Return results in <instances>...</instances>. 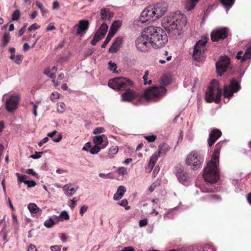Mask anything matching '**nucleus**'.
I'll return each mask as SVG.
<instances>
[{
    "mask_svg": "<svg viewBox=\"0 0 251 251\" xmlns=\"http://www.w3.org/2000/svg\"><path fill=\"white\" fill-rule=\"evenodd\" d=\"M114 35V34L111 31H109L105 41L101 45V48H105Z\"/></svg>",
    "mask_w": 251,
    "mask_h": 251,
    "instance_id": "c9c22d12",
    "label": "nucleus"
},
{
    "mask_svg": "<svg viewBox=\"0 0 251 251\" xmlns=\"http://www.w3.org/2000/svg\"><path fill=\"white\" fill-rule=\"evenodd\" d=\"M55 223L53 220L50 217L44 222V225L47 228H51L55 225Z\"/></svg>",
    "mask_w": 251,
    "mask_h": 251,
    "instance_id": "e433bc0d",
    "label": "nucleus"
},
{
    "mask_svg": "<svg viewBox=\"0 0 251 251\" xmlns=\"http://www.w3.org/2000/svg\"><path fill=\"white\" fill-rule=\"evenodd\" d=\"M16 175L18 178V181L19 183L24 182L25 183V182L26 181L25 180V178H26L27 176L25 175H20L19 173H17L16 174Z\"/></svg>",
    "mask_w": 251,
    "mask_h": 251,
    "instance_id": "a18cd8bd",
    "label": "nucleus"
},
{
    "mask_svg": "<svg viewBox=\"0 0 251 251\" xmlns=\"http://www.w3.org/2000/svg\"><path fill=\"white\" fill-rule=\"evenodd\" d=\"M251 59V42L246 45V50L243 54V60Z\"/></svg>",
    "mask_w": 251,
    "mask_h": 251,
    "instance_id": "393cba45",
    "label": "nucleus"
},
{
    "mask_svg": "<svg viewBox=\"0 0 251 251\" xmlns=\"http://www.w3.org/2000/svg\"><path fill=\"white\" fill-rule=\"evenodd\" d=\"M10 39V34L8 32H5L2 36V45L5 46L9 43Z\"/></svg>",
    "mask_w": 251,
    "mask_h": 251,
    "instance_id": "f704fd0d",
    "label": "nucleus"
},
{
    "mask_svg": "<svg viewBox=\"0 0 251 251\" xmlns=\"http://www.w3.org/2000/svg\"><path fill=\"white\" fill-rule=\"evenodd\" d=\"M25 173L28 175H30L32 176L37 177V174L32 169H28L26 170Z\"/></svg>",
    "mask_w": 251,
    "mask_h": 251,
    "instance_id": "69168bd1",
    "label": "nucleus"
},
{
    "mask_svg": "<svg viewBox=\"0 0 251 251\" xmlns=\"http://www.w3.org/2000/svg\"><path fill=\"white\" fill-rule=\"evenodd\" d=\"M135 45L137 50L141 52H146L152 47L151 43L147 33L145 30L135 41Z\"/></svg>",
    "mask_w": 251,
    "mask_h": 251,
    "instance_id": "423d86ee",
    "label": "nucleus"
},
{
    "mask_svg": "<svg viewBox=\"0 0 251 251\" xmlns=\"http://www.w3.org/2000/svg\"><path fill=\"white\" fill-rule=\"evenodd\" d=\"M148 75H149V71H147L145 72V74H144V76H143V80L144 81V84L145 85L150 84L152 82V81L151 80L147 81Z\"/></svg>",
    "mask_w": 251,
    "mask_h": 251,
    "instance_id": "de8ad7c7",
    "label": "nucleus"
},
{
    "mask_svg": "<svg viewBox=\"0 0 251 251\" xmlns=\"http://www.w3.org/2000/svg\"><path fill=\"white\" fill-rule=\"evenodd\" d=\"M133 85V82L130 79L124 77H118L109 80L108 86L114 90H120L127 88Z\"/></svg>",
    "mask_w": 251,
    "mask_h": 251,
    "instance_id": "0eeeda50",
    "label": "nucleus"
},
{
    "mask_svg": "<svg viewBox=\"0 0 251 251\" xmlns=\"http://www.w3.org/2000/svg\"><path fill=\"white\" fill-rule=\"evenodd\" d=\"M161 82L163 85H166L170 83V81L167 76H163L161 77Z\"/></svg>",
    "mask_w": 251,
    "mask_h": 251,
    "instance_id": "052dcab7",
    "label": "nucleus"
},
{
    "mask_svg": "<svg viewBox=\"0 0 251 251\" xmlns=\"http://www.w3.org/2000/svg\"><path fill=\"white\" fill-rule=\"evenodd\" d=\"M99 176L100 178H104V179L112 178V177L111 176V174L110 173H108V174L100 173L99 174Z\"/></svg>",
    "mask_w": 251,
    "mask_h": 251,
    "instance_id": "13d9d810",
    "label": "nucleus"
},
{
    "mask_svg": "<svg viewBox=\"0 0 251 251\" xmlns=\"http://www.w3.org/2000/svg\"><path fill=\"white\" fill-rule=\"evenodd\" d=\"M102 38V37L95 33L93 40L91 41V44L93 46H95L97 43Z\"/></svg>",
    "mask_w": 251,
    "mask_h": 251,
    "instance_id": "37998d69",
    "label": "nucleus"
},
{
    "mask_svg": "<svg viewBox=\"0 0 251 251\" xmlns=\"http://www.w3.org/2000/svg\"><path fill=\"white\" fill-rule=\"evenodd\" d=\"M241 89L240 83L235 79L231 80L229 85H225L224 87V102H227L229 98L233 96L234 93H236Z\"/></svg>",
    "mask_w": 251,
    "mask_h": 251,
    "instance_id": "6e6552de",
    "label": "nucleus"
},
{
    "mask_svg": "<svg viewBox=\"0 0 251 251\" xmlns=\"http://www.w3.org/2000/svg\"><path fill=\"white\" fill-rule=\"evenodd\" d=\"M170 147L168 145L165 143L160 145L158 147V152H157L159 155H165L166 153L169 151Z\"/></svg>",
    "mask_w": 251,
    "mask_h": 251,
    "instance_id": "a878e982",
    "label": "nucleus"
},
{
    "mask_svg": "<svg viewBox=\"0 0 251 251\" xmlns=\"http://www.w3.org/2000/svg\"><path fill=\"white\" fill-rule=\"evenodd\" d=\"M243 52L242 50L239 51L236 55V58L238 60H241L242 62H244L245 60H243Z\"/></svg>",
    "mask_w": 251,
    "mask_h": 251,
    "instance_id": "3c124183",
    "label": "nucleus"
},
{
    "mask_svg": "<svg viewBox=\"0 0 251 251\" xmlns=\"http://www.w3.org/2000/svg\"><path fill=\"white\" fill-rule=\"evenodd\" d=\"M40 25H39L37 24H33L28 28V31H31L32 30H36V29H39L40 28Z\"/></svg>",
    "mask_w": 251,
    "mask_h": 251,
    "instance_id": "0e129e2a",
    "label": "nucleus"
},
{
    "mask_svg": "<svg viewBox=\"0 0 251 251\" xmlns=\"http://www.w3.org/2000/svg\"><path fill=\"white\" fill-rule=\"evenodd\" d=\"M136 97L135 92L130 89H126L122 94V100L124 101H130Z\"/></svg>",
    "mask_w": 251,
    "mask_h": 251,
    "instance_id": "6ab92c4d",
    "label": "nucleus"
},
{
    "mask_svg": "<svg viewBox=\"0 0 251 251\" xmlns=\"http://www.w3.org/2000/svg\"><path fill=\"white\" fill-rule=\"evenodd\" d=\"M187 22L186 17L180 12L177 11L164 16L161 25L171 36L176 38L182 33Z\"/></svg>",
    "mask_w": 251,
    "mask_h": 251,
    "instance_id": "f257e3e1",
    "label": "nucleus"
},
{
    "mask_svg": "<svg viewBox=\"0 0 251 251\" xmlns=\"http://www.w3.org/2000/svg\"><path fill=\"white\" fill-rule=\"evenodd\" d=\"M224 144V141H220L215 146L212 158L207 163V166L203 170L202 176L205 182L213 183L217 182L219 178L218 167L219 163L220 152Z\"/></svg>",
    "mask_w": 251,
    "mask_h": 251,
    "instance_id": "f03ea898",
    "label": "nucleus"
},
{
    "mask_svg": "<svg viewBox=\"0 0 251 251\" xmlns=\"http://www.w3.org/2000/svg\"><path fill=\"white\" fill-rule=\"evenodd\" d=\"M89 26V22L87 20H80L78 24L75 25L77 28L76 33L81 35L85 33Z\"/></svg>",
    "mask_w": 251,
    "mask_h": 251,
    "instance_id": "a211bd4d",
    "label": "nucleus"
},
{
    "mask_svg": "<svg viewBox=\"0 0 251 251\" xmlns=\"http://www.w3.org/2000/svg\"><path fill=\"white\" fill-rule=\"evenodd\" d=\"M222 91L219 86V83L217 80H213L208 90L205 93V99L206 101L211 102L215 101L218 103L221 100Z\"/></svg>",
    "mask_w": 251,
    "mask_h": 251,
    "instance_id": "20e7f679",
    "label": "nucleus"
},
{
    "mask_svg": "<svg viewBox=\"0 0 251 251\" xmlns=\"http://www.w3.org/2000/svg\"><path fill=\"white\" fill-rule=\"evenodd\" d=\"M119 151V148L117 146H113L111 147L109 150L107 156L109 158H112L114 157V155L117 153Z\"/></svg>",
    "mask_w": 251,
    "mask_h": 251,
    "instance_id": "7c9ffc66",
    "label": "nucleus"
},
{
    "mask_svg": "<svg viewBox=\"0 0 251 251\" xmlns=\"http://www.w3.org/2000/svg\"><path fill=\"white\" fill-rule=\"evenodd\" d=\"M25 184L27 185L28 187H34L36 185V183L34 180H26Z\"/></svg>",
    "mask_w": 251,
    "mask_h": 251,
    "instance_id": "6e6d98bb",
    "label": "nucleus"
},
{
    "mask_svg": "<svg viewBox=\"0 0 251 251\" xmlns=\"http://www.w3.org/2000/svg\"><path fill=\"white\" fill-rule=\"evenodd\" d=\"M178 181L181 182L183 185H188V175L186 172L183 173L182 174H180V176L179 177H177Z\"/></svg>",
    "mask_w": 251,
    "mask_h": 251,
    "instance_id": "c756f323",
    "label": "nucleus"
},
{
    "mask_svg": "<svg viewBox=\"0 0 251 251\" xmlns=\"http://www.w3.org/2000/svg\"><path fill=\"white\" fill-rule=\"evenodd\" d=\"M126 190V188L125 186L122 185L119 186L116 193L114 195L113 199L115 201H118L122 199Z\"/></svg>",
    "mask_w": 251,
    "mask_h": 251,
    "instance_id": "5701e85b",
    "label": "nucleus"
},
{
    "mask_svg": "<svg viewBox=\"0 0 251 251\" xmlns=\"http://www.w3.org/2000/svg\"><path fill=\"white\" fill-rule=\"evenodd\" d=\"M145 138L150 142H154L156 138V136L154 135L145 136Z\"/></svg>",
    "mask_w": 251,
    "mask_h": 251,
    "instance_id": "5fc2aeb1",
    "label": "nucleus"
},
{
    "mask_svg": "<svg viewBox=\"0 0 251 251\" xmlns=\"http://www.w3.org/2000/svg\"><path fill=\"white\" fill-rule=\"evenodd\" d=\"M205 248L207 249V251H216L215 247L211 244L207 245Z\"/></svg>",
    "mask_w": 251,
    "mask_h": 251,
    "instance_id": "774afa93",
    "label": "nucleus"
},
{
    "mask_svg": "<svg viewBox=\"0 0 251 251\" xmlns=\"http://www.w3.org/2000/svg\"><path fill=\"white\" fill-rule=\"evenodd\" d=\"M101 22H105L106 23L110 22L111 19L113 17L114 14L109 9L102 8L100 11Z\"/></svg>",
    "mask_w": 251,
    "mask_h": 251,
    "instance_id": "f3484780",
    "label": "nucleus"
},
{
    "mask_svg": "<svg viewBox=\"0 0 251 251\" xmlns=\"http://www.w3.org/2000/svg\"><path fill=\"white\" fill-rule=\"evenodd\" d=\"M72 183H68L66 185H64L63 186V190L64 191V193L65 195L67 197H71L73 195L75 194V193L76 192V191L78 189V186H76L75 188L72 187Z\"/></svg>",
    "mask_w": 251,
    "mask_h": 251,
    "instance_id": "aec40b11",
    "label": "nucleus"
},
{
    "mask_svg": "<svg viewBox=\"0 0 251 251\" xmlns=\"http://www.w3.org/2000/svg\"><path fill=\"white\" fill-rule=\"evenodd\" d=\"M122 22L120 20L115 21L112 24L109 31H111L114 34H115L118 29L121 26Z\"/></svg>",
    "mask_w": 251,
    "mask_h": 251,
    "instance_id": "bb28decb",
    "label": "nucleus"
},
{
    "mask_svg": "<svg viewBox=\"0 0 251 251\" xmlns=\"http://www.w3.org/2000/svg\"><path fill=\"white\" fill-rule=\"evenodd\" d=\"M199 0H186L185 6L186 10L189 11L194 9Z\"/></svg>",
    "mask_w": 251,
    "mask_h": 251,
    "instance_id": "cd10ccee",
    "label": "nucleus"
},
{
    "mask_svg": "<svg viewBox=\"0 0 251 251\" xmlns=\"http://www.w3.org/2000/svg\"><path fill=\"white\" fill-rule=\"evenodd\" d=\"M229 65L230 58L227 55L221 56L216 63L218 75L222 76L227 71Z\"/></svg>",
    "mask_w": 251,
    "mask_h": 251,
    "instance_id": "9b49d317",
    "label": "nucleus"
},
{
    "mask_svg": "<svg viewBox=\"0 0 251 251\" xmlns=\"http://www.w3.org/2000/svg\"><path fill=\"white\" fill-rule=\"evenodd\" d=\"M105 131L104 128L102 127L96 128L93 130V133L95 134H100Z\"/></svg>",
    "mask_w": 251,
    "mask_h": 251,
    "instance_id": "864d4df0",
    "label": "nucleus"
},
{
    "mask_svg": "<svg viewBox=\"0 0 251 251\" xmlns=\"http://www.w3.org/2000/svg\"><path fill=\"white\" fill-rule=\"evenodd\" d=\"M13 219V224L14 226H17L19 225L18 221L17 219V216L15 214H13L12 215Z\"/></svg>",
    "mask_w": 251,
    "mask_h": 251,
    "instance_id": "338daca9",
    "label": "nucleus"
},
{
    "mask_svg": "<svg viewBox=\"0 0 251 251\" xmlns=\"http://www.w3.org/2000/svg\"><path fill=\"white\" fill-rule=\"evenodd\" d=\"M66 105L63 102H59L57 103V111L59 113H63L65 111Z\"/></svg>",
    "mask_w": 251,
    "mask_h": 251,
    "instance_id": "ea45409f",
    "label": "nucleus"
},
{
    "mask_svg": "<svg viewBox=\"0 0 251 251\" xmlns=\"http://www.w3.org/2000/svg\"><path fill=\"white\" fill-rule=\"evenodd\" d=\"M206 39L199 40L194 46L193 58L197 61H201L203 59V53L206 49Z\"/></svg>",
    "mask_w": 251,
    "mask_h": 251,
    "instance_id": "9d476101",
    "label": "nucleus"
},
{
    "mask_svg": "<svg viewBox=\"0 0 251 251\" xmlns=\"http://www.w3.org/2000/svg\"><path fill=\"white\" fill-rule=\"evenodd\" d=\"M220 2L224 7L226 9V11L229 10L233 5L235 0H220Z\"/></svg>",
    "mask_w": 251,
    "mask_h": 251,
    "instance_id": "c85d7f7f",
    "label": "nucleus"
},
{
    "mask_svg": "<svg viewBox=\"0 0 251 251\" xmlns=\"http://www.w3.org/2000/svg\"><path fill=\"white\" fill-rule=\"evenodd\" d=\"M59 94L57 92H52L50 96V100L52 101H54L55 99H57L59 98Z\"/></svg>",
    "mask_w": 251,
    "mask_h": 251,
    "instance_id": "680f3d73",
    "label": "nucleus"
},
{
    "mask_svg": "<svg viewBox=\"0 0 251 251\" xmlns=\"http://www.w3.org/2000/svg\"><path fill=\"white\" fill-rule=\"evenodd\" d=\"M152 45V47L158 49L163 47L168 42L165 31L160 27L150 26L145 28Z\"/></svg>",
    "mask_w": 251,
    "mask_h": 251,
    "instance_id": "7ed1b4c3",
    "label": "nucleus"
},
{
    "mask_svg": "<svg viewBox=\"0 0 251 251\" xmlns=\"http://www.w3.org/2000/svg\"><path fill=\"white\" fill-rule=\"evenodd\" d=\"M20 97L17 94L11 95L5 101L6 110L8 112H12L17 108Z\"/></svg>",
    "mask_w": 251,
    "mask_h": 251,
    "instance_id": "ddd939ff",
    "label": "nucleus"
},
{
    "mask_svg": "<svg viewBox=\"0 0 251 251\" xmlns=\"http://www.w3.org/2000/svg\"><path fill=\"white\" fill-rule=\"evenodd\" d=\"M228 28L226 27L217 28L211 33V38L213 42L223 40L227 36Z\"/></svg>",
    "mask_w": 251,
    "mask_h": 251,
    "instance_id": "f8f14e48",
    "label": "nucleus"
},
{
    "mask_svg": "<svg viewBox=\"0 0 251 251\" xmlns=\"http://www.w3.org/2000/svg\"><path fill=\"white\" fill-rule=\"evenodd\" d=\"M203 159L198 153L193 151L190 153L186 159V164L192 169L195 170L199 168L203 162Z\"/></svg>",
    "mask_w": 251,
    "mask_h": 251,
    "instance_id": "1a4fd4ad",
    "label": "nucleus"
},
{
    "mask_svg": "<svg viewBox=\"0 0 251 251\" xmlns=\"http://www.w3.org/2000/svg\"><path fill=\"white\" fill-rule=\"evenodd\" d=\"M10 58L14 60V62L17 64H20L22 62L23 56L21 55H16L15 54H12L10 56Z\"/></svg>",
    "mask_w": 251,
    "mask_h": 251,
    "instance_id": "72a5a7b5",
    "label": "nucleus"
},
{
    "mask_svg": "<svg viewBox=\"0 0 251 251\" xmlns=\"http://www.w3.org/2000/svg\"><path fill=\"white\" fill-rule=\"evenodd\" d=\"M43 151L41 152H35V153L34 154H32L30 156V157L32 159H39L41 157V154L43 153Z\"/></svg>",
    "mask_w": 251,
    "mask_h": 251,
    "instance_id": "4d7b16f0",
    "label": "nucleus"
},
{
    "mask_svg": "<svg viewBox=\"0 0 251 251\" xmlns=\"http://www.w3.org/2000/svg\"><path fill=\"white\" fill-rule=\"evenodd\" d=\"M101 148L99 147V146L95 145L90 149V152L92 154H95L98 153L101 150Z\"/></svg>",
    "mask_w": 251,
    "mask_h": 251,
    "instance_id": "a19ab883",
    "label": "nucleus"
},
{
    "mask_svg": "<svg viewBox=\"0 0 251 251\" xmlns=\"http://www.w3.org/2000/svg\"><path fill=\"white\" fill-rule=\"evenodd\" d=\"M57 70L56 67H53L51 69L50 68H47L44 70V74L50 78H53L55 76V73Z\"/></svg>",
    "mask_w": 251,
    "mask_h": 251,
    "instance_id": "b1692460",
    "label": "nucleus"
},
{
    "mask_svg": "<svg viewBox=\"0 0 251 251\" xmlns=\"http://www.w3.org/2000/svg\"><path fill=\"white\" fill-rule=\"evenodd\" d=\"M222 132L218 129H214L211 131L208 139V145L209 147L212 146L215 142L221 136Z\"/></svg>",
    "mask_w": 251,
    "mask_h": 251,
    "instance_id": "2eb2a0df",
    "label": "nucleus"
},
{
    "mask_svg": "<svg viewBox=\"0 0 251 251\" xmlns=\"http://www.w3.org/2000/svg\"><path fill=\"white\" fill-rule=\"evenodd\" d=\"M123 38L119 37L116 38L113 42L111 46L109 49L108 51L110 53L116 52L122 43Z\"/></svg>",
    "mask_w": 251,
    "mask_h": 251,
    "instance_id": "412c9836",
    "label": "nucleus"
},
{
    "mask_svg": "<svg viewBox=\"0 0 251 251\" xmlns=\"http://www.w3.org/2000/svg\"><path fill=\"white\" fill-rule=\"evenodd\" d=\"M88 207L86 205H82L80 209L79 213L81 216H83L84 214L88 210Z\"/></svg>",
    "mask_w": 251,
    "mask_h": 251,
    "instance_id": "bf43d9fd",
    "label": "nucleus"
},
{
    "mask_svg": "<svg viewBox=\"0 0 251 251\" xmlns=\"http://www.w3.org/2000/svg\"><path fill=\"white\" fill-rule=\"evenodd\" d=\"M20 16V11L19 10H16L12 14V19L13 21H17L19 19Z\"/></svg>",
    "mask_w": 251,
    "mask_h": 251,
    "instance_id": "c03bdc74",
    "label": "nucleus"
},
{
    "mask_svg": "<svg viewBox=\"0 0 251 251\" xmlns=\"http://www.w3.org/2000/svg\"><path fill=\"white\" fill-rule=\"evenodd\" d=\"M59 217L63 220H68L69 219L70 216L67 212L63 211L60 214Z\"/></svg>",
    "mask_w": 251,
    "mask_h": 251,
    "instance_id": "8fccbe9b",
    "label": "nucleus"
},
{
    "mask_svg": "<svg viewBox=\"0 0 251 251\" xmlns=\"http://www.w3.org/2000/svg\"><path fill=\"white\" fill-rule=\"evenodd\" d=\"M118 173L120 175L124 176L127 173V169L124 167H120L118 169Z\"/></svg>",
    "mask_w": 251,
    "mask_h": 251,
    "instance_id": "09e8293b",
    "label": "nucleus"
},
{
    "mask_svg": "<svg viewBox=\"0 0 251 251\" xmlns=\"http://www.w3.org/2000/svg\"><path fill=\"white\" fill-rule=\"evenodd\" d=\"M153 10L155 19L156 20L162 17L166 12L167 8L165 5L159 3L153 7Z\"/></svg>",
    "mask_w": 251,
    "mask_h": 251,
    "instance_id": "dca6fc26",
    "label": "nucleus"
},
{
    "mask_svg": "<svg viewBox=\"0 0 251 251\" xmlns=\"http://www.w3.org/2000/svg\"><path fill=\"white\" fill-rule=\"evenodd\" d=\"M154 14L153 7H148L142 12L140 21L143 23L149 21H154L155 19Z\"/></svg>",
    "mask_w": 251,
    "mask_h": 251,
    "instance_id": "4468645a",
    "label": "nucleus"
},
{
    "mask_svg": "<svg viewBox=\"0 0 251 251\" xmlns=\"http://www.w3.org/2000/svg\"><path fill=\"white\" fill-rule=\"evenodd\" d=\"M119 204L120 205H121L122 206H123V207H125V208L126 210H129L130 209V206L127 205L128 202H127V200H126V199L122 200L119 202Z\"/></svg>",
    "mask_w": 251,
    "mask_h": 251,
    "instance_id": "49530a36",
    "label": "nucleus"
},
{
    "mask_svg": "<svg viewBox=\"0 0 251 251\" xmlns=\"http://www.w3.org/2000/svg\"><path fill=\"white\" fill-rule=\"evenodd\" d=\"M104 139H107V138L104 134H102L100 135L94 136L93 141L96 145L99 146L103 142Z\"/></svg>",
    "mask_w": 251,
    "mask_h": 251,
    "instance_id": "2f4dec72",
    "label": "nucleus"
},
{
    "mask_svg": "<svg viewBox=\"0 0 251 251\" xmlns=\"http://www.w3.org/2000/svg\"><path fill=\"white\" fill-rule=\"evenodd\" d=\"M159 156V154L157 152L154 153L152 156L151 157L150 163L155 165V163L157 160V159L158 158V156Z\"/></svg>",
    "mask_w": 251,
    "mask_h": 251,
    "instance_id": "79ce46f5",
    "label": "nucleus"
},
{
    "mask_svg": "<svg viewBox=\"0 0 251 251\" xmlns=\"http://www.w3.org/2000/svg\"><path fill=\"white\" fill-rule=\"evenodd\" d=\"M109 64V69L111 71H113L114 73L115 72V70L117 68V65L116 63L114 62H112L110 61L108 63Z\"/></svg>",
    "mask_w": 251,
    "mask_h": 251,
    "instance_id": "603ef678",
    "label": "nucleus"
},
{
    "mask_svg": "<svg viewBox=\"0 0 251 251\" xmlns=\"http://www.w3.org/2000/svg\"><path fill=\"white\" fill-rule=\"evenodd\" d=\"M207 198L210 201H220L221 198L220 196L215 194H209L207 195Z\"/></svg>",
    "mask_w": 251,
    "mask_h": 251,
    "instance_id": "58836bf2",
    "label": "nucleus"
},
{
    "mask_svg": "<svg viewBox=\"0 0 251 251\" xmlns=\"http://www.w3.org/2000/svg\"><path fill=\"white\" fill-rule=\"evenodd\" d=\"M201 192L203 193H207L210 192L212 191V188H207L205 186H201L200 187Z\"/></svg>",
    "mask_w": 251,
    "mask_h": 251,
    "instance_id": "e2e57ef3",
    "label": "nucleus"
},
{
    "mask_svg": "<svg viewBox=\"0 0 251 251\" xmlns=\"http://www.w3.org/2000/svg\"><path fill=\"white\" fill-rule=\"evenodd\" d=\"M27 208L31 213H37L41 211V209L34 203H31L28 204Z\"/></svg>",
    "mask_w": 251,
    "mask_h": 251,
    "instance_id": "473e14b6",
    "label": "nucleus"
},
{
    "mask_svg": "<svg viewBox=\"0 0 251 251\" xmlns=\"http://www.w3.org/2000/svg\"><path fill=\"white\" fill-rule=\"evenodd\" d=\"M97 25H100V26L96 33L103 38L107 31L108 27L107 23L105 22H101L100 21H98Z\"/></svg>",
    "mask_w": 251,
    "mask_h": 251,
    "instance_id": "4be33fe9",
    "label": "nucleus"
},
{
    "mask_svg": "<svg viewBox=\"0 0 251 251\" xmlns=\"http://www.w3.org/2000/svg\"><path fill=\"white\" fill-rule=\"evenodd\" d=\"M166 93V88L162 86H155L147 89L144 93V97L150 101H157Z\"/></svg>",
    "mask_w": 251,
    "mask_h": 251,
    "instance_id": "39448f33",
    "label": "nucleus"
},
{
    "mask_svg": "<svg viewBox=\"0 0 251 251\" xmlns=\"http://www.w3.org/2000/svg\"><path fill=\"white\" fill-rule=\"evenodd\" d=\"M185 172L186 171L184 170L183 167L181 165H177L176 167V174L177 177L180 178V174Z\"/></svg>",
    "mask_w": 251,
    "mask_h": 251,
    "instance_id": "4c0bfd02",
    "label": "nucleus"
}]
</instances>
